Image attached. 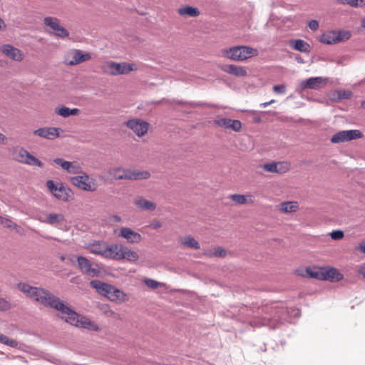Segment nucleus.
Wrapping results in <instances>:
<instances>
[{"instance_id":"f257e3e1","label":"nucleus","mask_w":365,"mask_h":365,"mask_svg":"<svg viewBox=\"0 0 365 365\" xmlns=\"http://www.w3.org/2000/svg\"><path fill=\"white\" fill-rule=\"evenodd\" d=\"M31 299L39 302L45 307L57 310L60 317L66 322L76 327L91 331H98V325L88 318L81 316L71 309L68 303L63 302L49 290L41 287H33Z\"/></svg>"},{"instance_id":"f03ea898","label":"nucleus","mask_w":365,"mask_h":365,"mask_svg":"<svg viewBox=\"0 0 365 365\" xmlns=\"http://www.w3.org/2000/svg\"><path fill=\"white\" fill-rule=\"evenodd\" d=\"M284 309H279L277 306H262L259 308L255 314L254 319L250 322V324L254 327L269 326L272 329L277 327L278 324L282 323L286 319L284 317Z\"/></svg>"},{"instance_id":"7ed1b4c3","label":"nucleus","mask_w":365,"mask_h":365,"mask_svg":"<svg viewBox=\"0 0 365 365\" xmlns=\"http://www.w3.org/2000/svg\"><path fill=\"white\" fill-rule=\"evenodd\" d=\"M257 55V50L246 46H235L222 50V56L235 61H243Z\"/></svg>"},{"instance_id":"20e7f679","label":"nucleus","mask_w":365,"mask_h":365,"mask_svg":"<svg viewBox=\"0 0 365 365\" xmlns=\"http://www.w3.org/2000/svg\"><path fill=\"white\" fill-rule=\"evenodd\" d=\"M46 187L58 200L68 201L72 195L71 190L61 182L55 183L54 181L49 180L46 182Z\"/></svg>"},{"instance_id":"39448f33","label":"nucleus","mask_w":365,"mask_h":365,"mask_svg":"<svg viewBox=\"0 0 365 365\" xmlns=\"http://www.w3.org/2000/svg\"><path fill=\"white\" fill-rule=\"evenodd\" d=\"M70 181L72 185L84 191L93 192L97 189L96 180L85 173L82 175L71 177Z\"/></svg>"},{"instance_id":"423d86ee","label":"nucleus","mask_w":365,"mask_h":365,"mask_svg":"<svg viewBox=\"0 0 365 365\" xmlns=\"http://www.w3.org/2000/svg\"><path fill=\"white\" fill-rule=\"evenodd\" d=\"M78 267L84 274L91 277H98L101 274V269L97 264L89 261L83 256L77 257Z\"/></svg>"},{"instance_id":"0eeeda50","label":"nucleus","mask_w":365,"mask_h":365,"mask_svg":"<svg viewBox=\"0 0 365 365\" xmlns=\"http://www.w3.org/2000/svg\"><path fill=\"white\" fill-rule=\"evenodd\" d=\"M362 137V133L359 130H341L335 133L331 138L333 143H343Z\"/></svg>"},{"instance_id":"6e6552de","label":"nucleus","mask_w":365,"mask_h":365,"mask_svg":"<svg viewBox=\"0 0 365 365\" xmlns=\"http://www.w3.org/2000/svg\"><path fill=\"white\" fill-rule=\"evenodd\" d=\"M125 124L128 128L132 130L133 133L138 137H142L145 135L147 133L149 128L148 123L138 118L130 119L128 121H126Z\"/></svg>"},{"instance_id":"1a4fd4ad","label":"nucleus","mask_w":365,"mask_h":365,"mask_svg":"<svg viewBox=\"0 0 365 365\" xmlns=\"http://www.w3.org/2000/svg\"><path fill=\"white\" fill-rule=\"evenodd\" d=\"M43 23L46 26L50 27L53 31V34L56 36L61 38L68 36V31L65 28L59 25V21L58 19L51 16L45 17Z\"/></svg>"},{"instance_id":"9d476101","label":"nucleus","mask_w":365,"mask_h":365,"mask_svg":"<svg viewBox=\"0 0 365 365\" xmlns=\"http://www.w3.org/2000/svg\"><path fill=\"white\" fill-rule=\"evenodd\" d=\"M109 74L112 76H117L120 74H127L135 68L134 64L128 63H115L113 61H109L107 63Z\"/></svg>"},{"instance_id":"9b49d317","label":"nucleus","mask_w":365,"mask_h":365,"mask_svg":"<svg viewBox=\"0 0 365 365\" xmlns=\"http://www.w3.org/2000/svg\"><path fill=\"white\" fill-rule=\"evenodd\" d=\"M327 81L326 78L322 77H312L302 81L297 88V91H303L305 89H319Z\"/></svg>"},{"instance_id":"f8f14e48","label":"nucleus","mask_w":365,"mask_h":365,"mask_svg":"<svg viewBox=\"0 0 365 365\" xmlns=\"http://www.w3.org/2000/svg\"><path fill=\"white\" fill-rule=\"evenodd\" d=\"M118 237L125 239L130 244H137L142 240V236L140 233L127 227H123L120 229Z\"/></svg>"},{"instance_id":"ddd939ff","label":"nucleus","mask_w":365,"mask_h":365,"mask_svg":"<svg viewBox=\"0 0 365 365\" xmlns=\"http://www.w3.org/2000/svg\"><path fill=\"white\" fill-rule=\"evenodd\" d=\"M214 123L217 126L226 129L239 132L242 128V123L239 120H232L228 118H220L214 120Z\"/></svg>"},{"instance_id":"4468645a","label":"nucleus","mask_w":365,"mask_h":365,"mask_svg":"<svg viewBox=\"0 0 365 365\" xmlns=\"http://www.w3.org/2000/svg\"><path fill=\"white\" fill-rule=\"evenodd\" d=\"M60 130L59 128L44 127L35 130L34 134L48 140H53L59 136Z\"/></svg>"},{"instance_id":"2eb2a0df","label":"nucleus","mask_w":365,"mask_h":365,"mask_svg":"<svg viewBox=\"0 0 365 365\" xmlns=\"http://www.w3.org/2000/svg\"><path fill=\"white\" fill-rule=\"evenodd\" d=\"M150 177V173L148 171H138L136 170H130L127 169L123 170V173L121 176L118 178H127V180H141V179H148Z\"/></svg>"},{"instance_id":"dca6fc26","label":"nucleus","mask_w":365,"mask_h":365,"mask_svg":"<svg viewBox=\"0 0 365 365\" xmlns=\"http://www.w3.org/2000/svg\"><path fill=\"white\" fill-rule=\"evenodd\" d=\"M122 249V245H108L106 247V254L104 257L115 260H121Z\"/></svg>"},{"instance_id":"f3484780","label":"nucleus","mask_w":365,"mask_h":365,"mask_svg":"<svg viewBox=\"0 0 365 365\" xmlns=\"http://www.w3.org/2000/svg\"><path fill=\"white\" fill-rule=\"evenodd\" d=\"M39 221L43 223L49 224L52 226L56 227L58 224L63 222L65 220V216L62 213H48L44 218L40 217Z\"/></svg>"},{"instance_id":"a211bd4d","label":"nucleus","mask_w":365,"mask_h":365,"mask_svg":"<svg viewBox=\"0 0 365 365\" xmlns=\"http://www.w3.org/2000/svg\"><path fill=\"white\" fill-rule=\"evenodd\" d=\"M2 52L7 57L14 61H20L23 59L21 51L19 48H15L11 45H4L2 47Z\"/></svg>"},{"instance_id":"6ab92c4d","label":"nucleus","mask_w":365,"mask_h":365,"mask_svg":"<svg viewBox=\"0 0 365 365\" xmlns=\"http://www.w3.org/2000/svg\"><path fill=\"white\" fill-rule=\"evenodd\" d=\"M263 168L267 172L283 173L289 170V165L283 162L271 163L264 164Z\"/></svg>"},{"instance_id":"aec40b11","label":"nucleus","mask_w":365,"mask_h":365,"mask_svg":"<svg viewBox=\"0 0 365 365\" xmlns=\"http://www.w3.org/2000/svg\"><path fill=\"white\" fill-rule=\"evenodd\" d=\"M111 301L125 302L127 300V295L123 291L117 289L110 284V289H108V293L106 296Z\"/></svg>"},{"instance_id":"412c9836","label":"nucleus","mask_w":365,"mask_h":365,"mask_svg":"<svg viewBox=\"0 0 365 365\" xmlns=\"http://www.w3.org/2000/svg\"><path fill=\"white\" fill-rule=\"evenodd\" d=\"M222 70L235 76H245L247 75V71L242 66L233 64L224 65Z\"/></svg>"},{"instance_id":"4be33fe9","label":"nucleus","mask_w":365,"mask_h":365,"mask_svg":"<svg viewBox=\"0 0 365 365\" xmlns=\"http://www.w3.org/2000/svg\"><path fill=\"white\" fill-rule=\"evenodd\" d=\"M135 205L142 210H154L156 208L155 203L143 197H139L134 200Z\"/></svg>"},{"instance_id":"5701e85b","label":"nucleus","mask_w":365,"mask_h":365,"mask_svg":"<svg viewBox=\"0 0 365 365\" xmlns=\"http://www.w3.org/2000/svg\"><path fill=\"white\" fill-rule=\"evenodd\" d=\"M307 273L309 277L319 279V280H325L326 279V274L324 273L325 272V267H307Z\"/></svg>"},{"instance_id":"b1692460","label":"nucleus","mask_w":365,"mask_h":365,"mask_svg":"<svg viewBox=\"0 0 365 365\" xmlns=\"http://www.w3.org/2000/svg\"><path fill=\"white\" fill-rule=\"evenodd\" d=\"M91 287L96 290V292L103 295L106 296L108 289H110V284L101 282L98 279H94L90 282Z\"/></svg>"},{"instance_id":"393cba45","label":"nucleus","mask_w":365,"mask_h":365,"mask_svg":"<svg viewBox=\"0 0 365 365\" xmlns=\"http://www.w3.org/2000/svg\"><path fill=\"white\" fill-rule=\"evenodd\" d=\"M326 279L330 282H339L344 278L343 274L334 267H325Z\"/></svg>"},{"instance_id":"a878e982","label":"nucleus","mask_w":365,"mask_h":365,"mask_svg":"<svg viewBox=\"0 0 365 365\" xmlns=\"http://www.w3.org/2000/svg\"><path fill=\"white\" fill-rule=\"evenodd\" d=\"M107 245V244L98 242L91 244L88 249L91 253L104 257L106 254Z\"/></svg>"},{"instance_id":"bb28decb","label":"nucleus","mask_w":365,"mask_h":365,"mask_svg":"<svg viewBox=\"0 0 365 365\" xmlns=\"http://www.w3.org/2000/svg\"><path fill=\"white\" fill-rule=\"evenodd\" d=\"M29 152L23 148L16 147L13 148L12 150V157L13 158L21 163H24L26 158L28 155Z\"/></svg>"},{"instance_id":"cd10ccee","label":"nucleus","mask_w":365,"mask_h":365,"mask_svg":"<svg viewBox=\"0 0 365 365\" xmlns=\"http://www.w3.org/2000/svg\"><path fill=\"white\" fill-rule=\"evenodd\" d=\"M299 209L297 202L288 201L279 204V210L284 213L294 212Z\"/></svg>"},{"instance_id":"c85d7f7f","label":"nucleus","mask_w":365,"mask_h":365,"mask_svg":"<svg viewBox=\"0 0 365 365\" xmlns=\"http://www.w3.org/2000/svg\"><path fill=\"white\" fill-rule=\"evenodd\" d=\"M336 31H328L324 32L320 37V42L324 44H334L337 43Z\"/></svg>"},{"instance_id":"c756f323","label":"nucleus","mask_w":365,"mask_h":365,"mask_svg":"<svg viewBox=\"0 0 365 365\" xmlns=\"http://www.w3.org/2000/svg\"><path fill=\"white\" fill-rule=\"evenodd\" d=\"M139 256L138 253L133 250L128 249L127 247L123 245L121 259H126L130 262H135L138 260Z\"/></svg>"},{"instance_id":"7c9ffc66","label":"nucleus","mask_w":365,"mask_h":365,"mask_svg":"<svg viewBox=\"0 0 365 365\" xmlns=\"http://www.w3.org/2000/svg\"><path fill=\"white\" fill-rule=\"evenodd\" d=\"M181 244L186 247L192 248L194 250H199L200 248L199 242L192 237L188 235L185 236L180 239Z\"/></svg>"},{"instance_id":"2f4dec72","label":"nucleus","mask_w":365,"mask_h":365,"mask_svg":"<svg viewBox=\"0 0 365 365\" xmlns=\"http://www.w3.org/2000/svg\"><path fill=\"white\" fill-rule=\"evenodd\" d=\"M292 47L299 51L304 53H309L310 46L308 43L302 39H297L291 44Z\"/></svg>"},{"instance_id":"473e14b6","label":"nucleus","mask_w":365,"mask_h":365,"mask_svg":"<svg viewBox=\"0 0 365 365\" xmlns=\"http://www.w3.org/2000/svg\"><path fill=\"white\" fill-rule=\"evenodd\" d=\"M178 13L181 16H188L191 17H197L200 15V11L198 9L190 6L180 8L178 9Z\"/></svg>"},{"instance_id":"72a5a7b5","label":"nucleus","mask_w":365,"mask_h":365,"mask_svg":"<svg viewBox=\"0 0 365 365\" xmlns=\"http://www.w3.org/2000/svg\"><path fill=\"white\" fill-rule=\"evenodd\" d=\"M77 51L78 49L71 50L66 56L64 63L68 66L77 65Z\"/></svg>"},{"instance_id":"f704fd0d","label":"nucleus","mask_w":365,"mask_h":365,"mask_svg":"<svg viewBox=\"0 0 365 365\" xmlns=\"http://www.w3.org/2000/svg\"><path fill=\"white\" fill-rule=\"evenodd\" d=\"M67 173L71 174H83L81 166L76 161L69 162L68 167L65 170Z\"/></svg>"},{"instance_id":"c9c22d12","label":"nucleus","mask_w":365,"mask_h":365,"mask_svg":"<svg viewBox=\"0 0 365 365\" xmlns=\"http://www.w3.org/2000/svg\"><path fill=\"white\" fill-rule=\"evenodd\" d=\"M336 3L343 5H349L352 7L365 6L364 0H336Z\"/></svg>"},{"instance_id":"e433bc0d","label":"nucleus","mask_w":365,"mask_h":365,"mask_svg":"<svg viewBox=\"0 0 365 365\" xmlns=\"http://www.w3.org/2000/svg\"><path fill=\"white\" fill-rule=\"evenodd\" d=\"M16 287L24 294L26 295V297L31 298V293L34 291V287L29 285V284L24 282H19L16 284Z\"/></svg>"},{"instance_id":"4c0bfd02","label":"nucleus","mask_w":365,"mask_h":365,"mask_svg":"<svg viewBox=\"0 0 365 365\" xmlns=\"http://www.w3.org/2000/svg\"><path fill=\"white\" fill-rule=\"evenodd\" d=\"M26 156L27 157H26V160L24 161V164L33 165V166H37L39 168L43 167V163H41V161H40L38 158H36L33 155H31L29 153L28 155H26Z\"/></svg>"},{"instance_id":"58836bf2","label":"nucleus","mask_w":365,"mask_h":365,"mask_svg":"<svg viewBox=\"0 0 365 365\" xmlns=\"http://www.w3.org/2000/svg\"><path fill=\"white\" fill-rule=\"evenodd\" d=\"M227 255V251L221 247H216L207 253L210 257H225Z\"/></svg>"},{"instance_id":"ea45409f","label":"nucleus","mask_w":365,"mask_h":365,"mask_svg":"<svg viewBox=\"0 0 365 365\" xmlns=\"http://www.w3.org/2000/svg\"><path fill=\"white\" fill-rule=\"evenodd\" d=\"M336 39L338 43V42L346 41L349 40L351 36V34L349 31L341 30V31H336Z\"/></svg>"},{"instance_id":"a19ab883","label":"nucleus","mask_w":365,"mask_h":365,"mask_svg":"<svg viewBox=\"0 0 365 365\" xmlns=\"http://www.w3.org/2000/svg\"><path fill=\"white\" fill-rule=\"evenodd\" d=\"M125 169H123L122 168H115L110 169L108 170V173L110 175L113 177L111 179L112 180H127V178H118L119 176L122 175L123 170H125Z\"/></svg>"},{"instance_id":"79ce46f5","label":"nucleus","mask_w":365,"mask_h":365,"mask_svg":"<svg viewBox=\"0 0 365 365\" xmlns=\"http://www.w3.org/2000/svg\"><path fill=\"white\" fill-rule=\"evenodd\" d=\"M177 103L180 104V105H182V104H187V105H190V106H205V107H208V108H215L216 106L213 105V104H211V103H205V102H185V101H177Z\"/></svg>"},{"instance_id":"37998d69","label":"nucleus","mask_w":365,"mask_h":365,"mask_svg":"<svg viewBox=\"0 0 365 365\" xmlns=\"http://www.w3.org/2000/svg\"><path fill=\"white\" fill-rule=\"evenodd\" d=\"M230 199H232L234 202L239 205H243L245 204L247 200L246 198V196L241 194H234L230 195Z\"/></svg>"},{"instance_id":"c03bdc74","label":"nucleus","mask_w":365,"mask_h":365,"mask_svg":"<svg viewBox=\"0 0 365 365\" xmlns=\"http://www.w3.org/2000/svg\"><path fill=\"white\" fill-rule=\"evenodd\" d=\"M91 58V55L88 53H82L80 50L77 51V64H79L82 62H85Z\"/></svg>"},{"instance_id":"a18cd8bd","label":"nucleus","mask_w":365,"mask_h":365,"mask_svg":"<svg viewBox=\"0 0 365 365\" xmlns=\"http://www.w3.org/2000/svg\"><path fill=\"white\" fill-rule=\"evenodd\" d=\"M352 96V92L349 91L339 90L337 91V97L339 99H349Z\"/></svg>"},{"instance_id":"49530a36","label":"nucleus","mask_w":365,"mask_h":365,"mask_svg":"<svg viewBox=\"0 0 365 365\" xmlns=\"http://www.w3.org/2000/svg\"><path fill=\"white\" fill-rule=\"evenodd\" d=\"M0 225L6 227H16V225L11 220L0 216Z\"/></svg>"},{"instance_id":"de8ad7c7","label":"nucleus","mask_w":365,"mask_h":365,"mask_svg":"<svg viewBox=\"0 0 365 365\" xmlns=\"http://www.w3.org/2000/svg\"><path fill=\"white\" fill-rule=\"evenodd\" d=\"M11 308V303L5 298H0V311H7Z\"/></svg>"},{"instance_id":"09e8293b","label":"nucleus","mask_w":365,"mask_h":365,"mask_svg":"<svg viewBox=\"0 0 365 365\" xmlns=\"http://www.w3.org/2000/svg\"><path fill=\"white\" fill-rule=\"evenodd\" d=\"M53 163L62 168L64 170L68 167L69 161H66L63 158H57L53 160Z\"/></svg>"},{"instance_id":"8fccbe9b","label":"nucleus","mask_w":365,"mask_h":365,"mask_svg":"<svg viewBox=\"0 0 365 365\" xmlns=\"http://www.w3.org/2000/svg\"><path fill=\"white\" fill-rule=\"evenodd\" d=\"M1 343L13 348L17 347L18 346V342L16 340L9 339L6 336H5L4 338H3V341Z\"/></svg>"},{"instance_id":"3c124183","label":"nucleus","mask_w":365,"mask_h":365,"mask_svg":"<svg viewBox=\"0 0 365 365\" xmlns=\"http://www.w3.org/2000/svg\"><path fill=\"white\" fill-rule=\"evenodd\" d=\"M69 108L63 106L61 108H59L56 112L58 115L66 118L69 116Z\"/></svg>"},{"instance_id":"603ef678","label":"nucleus","mask_w":365,"mask_h":365,"mask_svg":"<svg viewBox=\"0 0 365 365\" xmlns=\"http://www.w3.org/2000/svg\"><path fill=\"white\" fill-rule=\"evenodd\" d=\"M330 236H331V239L338 240L342 239L344 236V234L343 231L337 230L332 231L330 233Z\"/></svg>"},{"instance_id":"864d4df0","label":"nucleus","mask_w":365,"mask_h":365,"mask_svg":"<svg viewBox=\"0 0 365 365\" xmlns=\"http://www.w3.org/2000/svg\"><path fill=\"white\" fill-rule=\"evenodd\" d=\"M273 91L278 93V94H285L287 90H286V86L283 84H281V85H275L274 87H273Z\"/></svg>"},{"instance_id":"5fc2aeb1","label":"nucleus","mask_w":365,"mask_h":365,"mask_svg":"<svg viewBox=\"0 0 365 365\" xmlns=\"http://www.w3.org/2000/svg\"><path fill=\"white\" fill-rule=\"evenodd\" d=\"M145 283L148 287H149L152 289H157L159 287V282L153 279H145Z\"/></svg>"},{"instance_id":"6e6d98bb","label":"nucleus","mask_w":365,"mask_h":365,"mask_svg":"<svg viewBox=\"0 0 365 365\" xmlns=\"http://www.w3.org/2000/svg\"><path fill=\"white\" fill-rule=\"evenodd\" d=\"M309 27L313 30V31H316L319 28V22L317 21V20H311L309 22Z\"/></svg>"},{"instance_id":"4d7b16f0","label":"nucleus","mask_w":365,"mask_h":365,"mask_svg":"<svg viewBox=\"0 0 365 365\" xmlns=\"http://www.w3.org/2000/svg\"><path fill=\"white\" fill-rule=\"evenodd\" d=\"M150 227H152L153 229H158L160 227H161L162 226V224L160 221L158 220H154L152 222V223L150 224Z\"/></svg>"},{"instance_id":"13d9d810","label":"nucleus","mask_w":365,"mask_h":365,"mask_svg":"<svg viewBox=\"0 0 365 365\" xmlns=\"http://www.w3.org/2000/svg\"><path fill=\"white\" fill-rule=\"evenodd\" d=\"M358 272H359V274H361L364 277H365V265L360 266L359 269H358Z\"/></svg>"},{"instance_id":"bf43d9fd","label":"nucleus","mask_w":365,"mask_h":365,"mask_svg":"<svg viewBox=\"0 0 365 365\" xmlns=\"http://www.w3.org/2000/svg\"><path fill=\"white\" fill-rule=\"evenodd\" d=\"M78 113H79V110L78 108H72V109L70 108L69 116L70 115H76L78 114Z\"/></svg>"},{"instance_id":"052dcab7","label":"nucleus","mask_w":365,"mask_h":365,"mask_svg":"<svg viewBox=\"0 0 365 365\" xmlns=\"http://www.w3.org/2000/svg\"><path fill=\"white\" fill-rule=\"evenodd\" d=\"M274 102V100H271L270 101H268V102H264V103H262L260 104V106L262 107V108H265L269 105H271L272 103H273Z\"/></svg>"},{"instance_id":"680f3d73","label":"nucleus","mask_w":365,"mask_h":365,"mask_svg":"<svg viewBox=\"0 0 365 365\" xmlns=\"http://www.w3.org/2000/svg\"><path fill=\"white\" fill-rule=\"evenodd\" d=\"M12 358L13 359H19V360H21V361H23L24 363H28V361L21 356H13Z\"/></svg>"},{"instance_id":"e2e57ef3","label":"nucleus","mask_w":365,"mask_h":365,"mask_svg":"<svg viewBox=\"0 0 365 365\" xmlns=\"http://www.w3.org/2000/svg\"><path fill=\"white\" fill-rule=\"evenodd\" d=\"M113 221L115 222H120L121 221V217L118 215H114L113 217Z\"/></svg>"},{"instance_id":"0e129e2a","label":"nucleus","mask_w":365,"mask_h":365,"mask_svg":"<svg viewBox=\"0 0 365 365\" xmlns=\"http://www.w3.org/2000/svg\"><path fill=\"white\" fill-rule=\"evenodd\" d=\"M360 250L365 254V243L360 244Z\"/></svg>"},{"instance_id":"69168bd1","label":"nucleus","mask_w":365,"mask_h":365,"mask_svg":"<svg viewBox=\"0 0 365 365\" xmlns=\"http://www.w3.org/2000/svg\"><path fill=\"white\" fill-rule=\"evenodd\" d=\"M4 26V21L0 18V30H1Z\"/></svg>"},{"instance_id":"338daca9","label":"nucleus","mask_w":365,"mask_h":365,"mask_svg":"<svg viewBox=\"0 0 365 365\" xmlns=\"http://www.w3.org/2000/svg\"><path fill=\"white\" fill-rule=\"evenodd\" d=\"M254 121H255V123H259V122L261 121V118H260L259 117H258V118H255L254 119Z\"/></svg>"},{"instance_id":"774afa93","label":"nucleus","mask_w":365,"mask_h":365,"mask_svg":"<svg viewBox=\"0 0 365 365\" xmlns=\"http://www.w3.org/2000/svg\"><path fill=\"white\" fill-rule=\"evenodd\" d=\"M361 26L365 29V18L361 20Z\"/></svg>"}]
</instances>
